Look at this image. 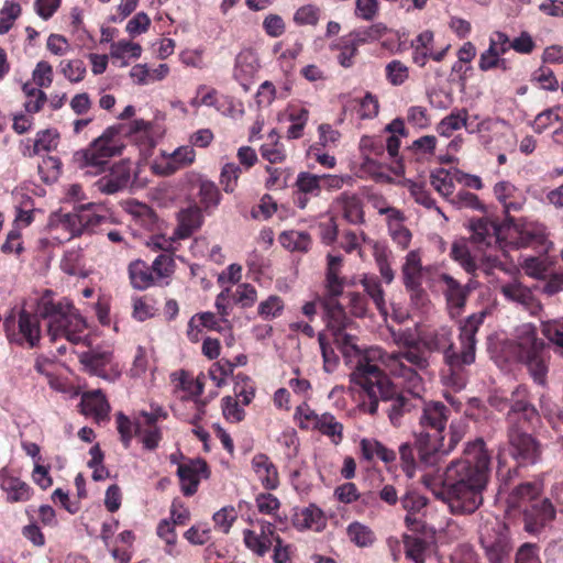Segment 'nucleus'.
Instances as JSON below:
<instances>
[{
	"label": "nucleus",
	"instance_id": "f03ea898",
	"mask_svg": "<svg viewBox=\"0 0 563 563\" xmlns=\"http://www.w3.org/2000/svg\"><path fill=\"white\" fill-rule=\"evenodd\" d=\"M40 317L48 320L47 334L52 342L66 339L77 344L87 328L86 320L71 303L55 302L48 296H43L38 303V314L21 309L18 318L13 312L5 317L3 327L9 342L36 347L41 340Z\"/></svg>",
	"mask_w": 563,
	"mask_h": 563
},
{
	"label": "nucleus",
	"instance_id": "5701e85b",
	"mask_svg": "<svg viewBox=\"0 0 563 563\" xmlns=\"http://www.w3.org/2000/svg\"><path fill=\"white\" fill-rule=\"evenodd\" d=\"M422 272L420 252L417 250L410 251L401 267L402 283L411 296L421 297L424 295L422 289Z\"/></svg>",
	"mask_w": 563,
	"mask_h": 563
},
{
	"label": "nucleus",
	"instance_id": "69168bd1",
	"mask_svg": "<svg viewBox=\"0 0 563 563\" xmlns=\"http://www.w3.org/2000/svg\"><path fill=\"white\" fill-rule=\"evenodd\" d=\"M232 299L242 308H251L257 300V290L251 284H239L235 291L232 294Z\"/></svg>",
	"mask_w": 563,
	"mask_h": 563
},
{
	"label": "nucleus",
	"instance_id": "4468645a",
	"mask_svg": "<svg viewBox=\"0 0 563 563\" xmlns=\"http://www.w3.org/2000/svg\"><path fill=\"white\" fill-rule=\"evenodd\" d=\"M439 283L441 284V290L450 316L452 318L460 317L465 309L471 291L476 288V283L470 279L467 284L462 285L446 273L439 275Z\"/></svg>",
	"mask_w": 563,
	"mask_h": 563
},
{
	"label": "nucleus",
	"instance_id": "4be33fe9",
	"mask_svg": "<svg viewBox=\"0 0 563 563\" xmlns=\"http://www.w3.org/2000/svg\"><path fill=\"white\" fill-rule=\"evenodd\" d=\"M260 68L261 64L256 52L253 48H244L235 57L233 78L247 91Z\"/></svg>",
	"mask_w": 563,
	"mask_h": 563
},
{
	"label": "nucleus",
	"instance_id": "ea45409f",
	"mask_svg": "<svg viewBox=\"0 0 563 563\" xmlns=\"http://www.w3.org/2000/svg\"><path fill=\"white\" fill-rule=\"evenodd\" d=\"M179 387L188 393L187 399H192L199 411H202L203 402L198 400V397L203 393L205 383L200 376L194 378L188 372L181 369L179 372Z\"/></svg>",
	"mask_w": 563,
	"mask_h": 563
},
{
	"label": "nucleus",
	"instance_id": "f3484780",
	"mask_svg": "<svg viewBox=\"0 0 563 563\" xmlns=\"http://www.w3.org/2000/svg\"><path fill=\"white\" fill-rule=\"evenodd\" d=\"M525 529L529 533H539L553 522L556 510L549 498L540 496L530 506L523 508Z\"/></svg>",
	"mask_w": 563,
	"mask_h": 563
},
{
	"label": "nucleus",
	"instance_id": "09e8293b",
	"mask_svg": "<svg viewBox=\"0 0 563 563\" xmlns=\"http://www.w3.org/2000/svg\"><path fill=\"white\" fill-rule=\"evenodd\" d=\"M62 162L55 156H45L37 166L40 178L45 184L57 181L62 174Z\"/></svg>",
	"mask_w": 563,
	"mask_h": 563
},
{
	"label": "nucleus",
	"instance_id": "a878e982",
	"mask_svg": "<svg viewBox=\"0 0 563 563\" xmlns=\"http://www.w3.org/2000/svg\"><path fill=\"white\" fill-rule=\"evenodd\" d=\"M79 407L82 415L92 417L98 423L109 420L110 405L100 389L84 393Z\"/></svg>",
	"mask_w": 563,
	"mask_h": 563
},
{
	"label": "nucleus",
	"instance_id": "864d4df0",
	"mask_svg": "<svg viewBox=\"0 0 563 563\" xmlns=\"http://www.w3.org/2000/svg\"><path fill=\"white\" fill-rule=\"evenodd\" d=\"M432 187L448 200L453 196L454 183L450 173L444 168H439L431 173L430 176Z\"/></svg>",
	"mask_w": 563,
	"mask_h": 563
},
{
	"label": "nucleus",
	"instance_id": "a18cd8bd",
	"mask_svg": "<svg viewBox=\"0 0 563 563\" xmlns=\"http://www.w3.org/2000/svg\"><path fill=\"white\" fill-rule=\"evenodd\" d=\"M291 124L287 129V137L298 140L303 135L305 126L309 120V110L301 108H291L288 114Z\"/></svg>",
	"mask_w": 563,
	"mask_h": 563
},
{
	"label": "nucleus",
	"instance_id": "338daca9",
	"mask_svg": "<svg viewBox=\"0 0 563 563\" xmlns=\"http://www.w3.org/2000/svg\"><path fill=\"white\" fill-rule=\"evenodd\" d=\"M541 331L550 342L563 350V318L543 321Z\"/></svg>",
	"mask_w": 563,
	"mask_h": 563
},
{
	"label": "nucleus",
	"instance_id": "a19ab883",
	"mask_svg": "<svg viewBox=\"0 0 563 563\" xmlns=\"http://www.w3.org/2000/svg\"><path fill=\"white\" fill-rule=\"evenodd\" d=\"M467 110L461 109L452 111L449 115L444 117L437 125V132L442 136H451L454 131L466 126Z\"/></svg>",
	"mask_w": 563,
	"mask_h": 563
},
{
	"label": "nucleus",
	"instance_id": "cd10ccee",
	"mask_svg": "<svg viewBox=\"0 0 563 563\" xmlns=\"http://www.w3.org/2000/svg\"><path fill=\"white\" fill-rule=\"evenodd\" d=\"M291 522L292 526L300 531H321L325 527L323 511L313 504H310L308 507L295 509Z\"/></svg>",
	"mask_w": 563,
	"mask_h": 563
},
{
	"label": "nucleus",
	"instance_id": "3c124183",
	"mask_svg": "<svg viewBox=\"0 0 563 563\" xmlns=\"http://www.w3.org/2000/svg\"><path fill=\"white\" fill-rule=\"evenodd\" d=\"M59 133L55 129H46L38 131L35 136L32 153L30 155H37L41 152H51L58 145Z\"/></svg>",
	"mask_w": 563,
	"mask_h": 563
},
{
	"label": "nucleus",
	"instance_id": "ddd939ff",
	"mask_svg": "<svg viewBox=\"0 0 563 563\" xmlns=\"http://www.w3.org/2000/svg\"><path fill=\"white\" fill-rule=\"evenodd\" d=\"M451 258L456 262L467 274L477 276V271L490 275L495 268H503V263L497 256L484 255L477 261L471 253L467 242L464 239L452 243L450 251Z\"/></svg>",
	"mask_w": 563,
	"mask_h": 563
},
{
	"label": "nucleus",
	"instance_id": "393cba45",
	"mask_svg": "<svg viewBox=\"0 0 563 563\" xmlns=\"http://www.w3.org/2000/svg\"><path fill=\"white\" fill-rule=\"evenodd\" d=\"M321 191L320 175L300 172L295 181L294 203L297 208L303 210L307 208L310 199L319 197Z\"/></svg>",
	"mask_w": 563,
	"mask_h": 563
},
{
	"label": "nucleus",
	"instance_id": "f8f14e48",
	"mask_svg": "<svg viewBox=\"0 0 563 563\" xmlns=\"http://www.w3.org/2000/svg\"><path fill=\"white\" fill-rule=\"evenodd\" d=\"M294 418L299 429L318 431L335 445L343 440V424L330 412L317 413L307 402H303L296 408Z\"/></svg>",
	"mask_w": 563,
	"mask_h": 563
},
{
	"label": "nucleus",
	"instance_id": "0e129e2a",
	"mask_svg": "<svg viewBox=\"0 0 563 563\" xmlns=\"http://www.w3.org/2000/svg\"><path fill=\"white\" fill-rule=\"evenodd\" d=\"M62 74L70 82H80L84 80L87 69L81 59L62 60L59 64Z\"/></svg>",
	"mask_w": 563,
	"mask_h": 563
},
{
	"label": "nucleus",
	"instance_id": "c03bdc74",
	"mask_svg": "<svg viewBox=\"0 0 563 563\" xmlns=\"http://www.w3.org/2000/svg\"><path fill=\"white\" fill-rule=\"evenodd\" d=\"M112 360V353L89 351L80 356V361L98 376H106V367Z\"/></svg>",
	"mask_w": 563,
	"mask_h": 563
},
{
	"label": "nucleus",
	"instance_id": "f257e3e1",
	"mask_svg": "<svg viewBox=\"0 0 563 563\" xmlns=\"http://www.w3.org/2000/svg\"><path fill=\"white\" fill-rule=\"evenodd\" d=\"M489 478L490 454L485 441L477 438L446 465L441 483L431 473L423 474L421 483L448 505L453 516H470L483 506Z\"/></svg>",
	"mask_w": 563,
	"mask_h": 563
},
{
	"label": "nucleus",
	"instance_id": "bb28decb",
	"mask_svg": "<svg viewBox=\"0 0 563 563\" xmlns=\"http://www.w3.org/2000/svg\"><path fill=\"white\" fill-rule=\"evenodd\" d=\"M130 178V166L122 162L115 164L110 173L102 176L96 185L101 192L112 195L125 189L129 186Z\"/></svg>",
	"mask_w": 563,
	"mask_h": 563
},
{
	"label": "nucleus",
	"instance_id": "37998d69",
	"mask_svg": "<svg viewBox=\"0 0 563 563\" xmlns=\"http://www.w3.org/2000/svg\"><path fill=\"white\" fill-rule=\"evenodd\" d=\"M434 35L431 31L420 33L413 44V62L423 67L433 49Z\"/></svg>",
	"mask_w": 563,
	"mask_h": 563
},
{
	"label": "nucleus",
	"instance_id": "423d86ee",
	"mask_svg": "<svg viewBox=\"0 0 563 563\" xmlns=\"http://www.w3.org/2000/svg\"><path fill=\"white\" fill-rule=\"evenodd\" d=\"M512 353L526 366L534 384L541 387L548 385L551 355L533 323H522L515 329Z\"/></svg>",
	"mask_w": 563,
	"mask_h": 563
},
{
	"label": "nucleus",
	"instance_id": "774afa93",
	"mask_svg": "<svg viewBox=\"0 0 563 563\" xmlns=\"http://www.w3.org/2000/svg\"><path fill=\"white\" fill-rule=\"evenodd\" d=\"M538 543L525 542L516 551L515 563H542Z\"/></svg>",
	"mask_w": 563,
	"mask_h": 563
},
{
	"label": "nucleus",
	"instance_id": "c9c22d12",
	"mask_svg": "<svg viewBox=\"0 0 563 563\" xmlns=\"http://www.w3.org/2000/svg\"><path fill=\"white\" fill-rule=\"evenodd\" d=\"M278 241L285 250L291 253H307L312 245L311 235L307 231L299 230L283 231Z\"/></svg>",
	"mask_w": 563,
	"mask_h": 563
},
{
	"label": "nucleus",
	"instance_id": "aec40b11",
	"mask_svg": "<svg viewBox=\"0 0 563 563\" xmlns=\"http://www.w3.org/2000/svg\"><path fill=\"white\" fill-rule=\"evenodd\" d=\"M260 531L245 529L243 541L245 547L257 556H264L273 547L276 536L275 526L268 521L258 523Z\"/></svg>",
	"mask_w": 563,
	"mask_h": 563
},
{
	"label": "nucleus",
	"instance_id": "8fccbe9b",
	"mask_svg": "<svg viewBox=\"0 0 563 563\" xmlns=\"http://www.w3.org/2000/svg\"><path fill=\"white\" fill-rule=\"evenodd\" d=\"M330 49L340 51V54L338 55V62L344 68L353 66L354 58L358 53V48L355 46V44H353V41H350L344 36L332 43L330 45Z\"/></svg>",
	"mask_w": 563,
	"mask_h": 563
},
{
	"label": "nucleus",
	"instance_id": "680f3d73",
	"mask_svg": "<svg viewBox=\"0 0 563 563\" xmlns=\"http://www.w3.org/2000/svg\"><path fill=\"white\" fill-rule=\"evenodd\" d=\"M234 368L233 362L221 358L211 365L209 376L217 387H222L227 384V378L233 374Z\"/></svg>",
	"mask_w": 563,
	"mask_h": 563
},
{
	"label": "nucleus",
	"instance_id": "de8ad7c7",
	"mask_svg": "<svg viewBox=\"0 0 563 563\" xmlns=\"http://www.w3.org/2000/svg\"><path fill=\"white\" fill-rule=\"evenodd\" d=\"M199 201L207 211L219 206L221 201V192L218 186L208 179H201L199 183Z\"/></svg>",
	"mask_w": 563,
	"mask_h": 563
},
{
	"label": "nucleus",
	"instance_id": "a211bd4d",
	"mask_svg": "<svg viewBox=\"0 0 563 563\" xmlns=\"http://www.w3.org/2000/svg\"><path fill=\"white\" fill-rule=\"evenodd\" d=\"M499 291L507 301L520 306L531 316H539L543 309L541 301L534 296L532 289L519 280L503 284Z\"/></svg>",
	"mask_w": 563,
	"mask_h": 563
},
{
	"label": "nucleus",
	"instance_id": "473e14b6",
	"mask_svg": "<svg viewBox=\"0 0 563 563\" xmlns=\"http://www.w3.org/2000/svg\"><path fill=\"white\" fill-rule=\"evenodd\" d=\"M541 496V486L537 483L526 482L517 485L508 495L507 506L509 509L523 511Z\"/></svg>",
	"mask_w": 563,
	"mask_h": 563
},
{
	"label": "nucleus",
	"instance_id": "0eeeda50",
	"mask_svg": "<svg viewBox=\"0 0 563 563\" xmlns=\"http://www.w3.org/2000/svg\"><path fill=\"white\" fill-rule=\"evenodd\" d=\"M450 416V408L442 401H423L419 417L420 431L415 433V448L422 463L435 465L434 445L441 443Z\"/></svg>",
	"mask_w": 563,
	"mask_h": 563
},
{
	"label": "nucleus",
	"instance_id": "6e6552de",
	"mask_svg": "<svg viewBox=\"0 0 563 563\" xmlns=\"http://www.w3.org/2000/svg\"><path fill=\"white\" fill-rule=\"evenodd\" d=\"M324 310V321L327 329L334 338V342L342 352L347 363L354 364V368L363 365V356L366 349L357 345V336L352 333L355 322L347 317L344 308L338 301V298H329L321 301Z\"/></svg>",
	"mask_w": 563,
	"mask_h": 563
},
{
	"label": "nucleus",
	"instance_id": "f704fd0d",
	"mask_svg": "<svg viewBox=\"0 0 563 563\" xmlns=\"http://www.w3.org/2000/svg\"><path fill=\"white\" fill-rule=\"evenodd\" d=\"M468 430V423L465 419L452 420L450 423L448 440L445 439L444 432L442 433L441 443L434 445L435 465L439 462V454H450L459 443L463 440Z\"/></svg>",
	"mask_w": 563,
	"mask_h": 563
},
{
	"label": "nucleus",
	"instance_id": "2eb2a0df",
	"mask_svg": "<svg viewBox=\"0 0 563 563\" xmlns=\"http://www.w3.org/2000/svg\"><path fill=\"white\" fill-rule=\"evenodd\" d=\"M106 220L104 216L98 214L92 203L81 206L76 212L60 216V225L68 231L73 238L82 234H91Z\"/></svg>",
	"mask_w": 563,
	"mask_h": 563
},
{
	"label": "nucleus",
	"instance_id": "7ed1b4c3",
	"mask_svg": "<svg viewBox=\"0 0 563 563\" xmlns=\"http://www.w3.org/2000/svg\"><path fill=\"white\" fill-rule=\"evenodd\" d=\"M350 379L364 393L362 410L375 416L382 405V411L388 416L390 423L395 427L400 424L405 415L417 407L416 401L421 399L422 395H412L408 389V395L399 391L389 376L379 367L357 366L350 374Z\"/></svg>",
	"mask_w": 563,
	"mask_h": 563
},
{
	"label": "nucleus",
	"instance_id": "2f4dec72",
	"mask_svg": "<svg viewBox=\"0 0 563 563\" xmlns=\"http://www.w3.org/2000/svg\"><path fill=\"white\" fill-rule=\"evenodd\" d=\"M343 218L352 224H361L364 222L363 201L358 195L344 191L334 200Z\"/></svg>",
	"mask_w": 563,
	"mask_h": 563
},
{
	"label": "nucleus",
	"instance_id": "58836bf2",
	"mask_svg": "<svg viewBox=\"0 0 563 563\" xmlns=\"http://www.w3.org/2000/svg\"><path fill=\"white\" fill-rule=\"evenodd\" d=\"M361 284L366 295L373 300L379 313L386 316L387 307L385 301V292L383 290L379 279L376 276L365 275L362 278Z\"/></svg>",
	"mask_w": 563,
	"mask_h": 563
},
{
	"label": "nucleus",
	"instance_id": "6ab92c4d",
	"mask_svg": "<svg viewBox=\"0 0 563 563\" xmlns=\"http://www.w3.org/2000/svg\"><path fill=\"white\" fill-rule=\"evenodd\" d=\"M177 475L181 493L189 497L197 493L200 478H208L210 476V470L203 459H194L187 463L179 464Z\"/></svg>",
	"mask_w": 563,
	"mask_h": 563
},
{
	"label": "nucleus",
	"instance_id": "6e6d98bb",
	"mask_svg": "<svg viewBox=\"0 0 563 563\" xmlns=\"http://www.w3.org/2000/svg\"><path fill=\"white\" fill-rule=\"evenodd\" d=\"M156 534L165 542L164 551L168 555H174L177 544V532L175 526L169 519H162L156 527Z\"/></svg>",
	"mask_w": 563,
	"mask_h": 563
},
{
	"label": "nucleus",
	"instance_id": "c756f323",
	"mask_svg": "<svg viewBox=\"0 0 563 563\" xmlns=\"http://www.w3.org/2000/svg\"><path fill=\"white\" fill-rule=\"evenodd\" d=\"M343 257L328 254L324 287L330 298H338L343 294L344 277H341Z\"/></svg>",
	"mask_w": 563,
	"mask_h": 563
},
{
	"label": "nucleus",
	"instance_id": "79ce46f5",
	"mask_svg": "<svg viewBox=\"0 0 563 563\" xmlns=\"http://www.w3.org/2000/svg\"><path fill=\"white\" fill-rule=\"evenodd\" d=\"M346 533L350 541L360 548L371 547L376 540L373 530L358 521L351 522L346 528Z\"/></svg>",
	"mask_w": 563,
	"mask_h": 563
},
{
	"label": "nucleus",
	"instance_id": "b1692460",
	"mask_svg": "<svg viewBox=\"0 0 563 563\" xmlns=\"http://www.w3.org/2000/svg\"><path fill=\"white\" fill-rule=\"evenodd\" d=\"M471 240L477 247H489L500 243V225L488 218L471 219Z\"/></svg>",
	"mask_w": 563,
	"mask_h": 563
},
{
	"label": "nucleus",
	"instance_id": "9d476101",
	"mask_svg": "<svg viewBox=\"0 0 563 563\" xmlns=\"http://www.w3.org/2000/svg\"><path fill=\"white\" fill-rule=\"evenodd\" d=\"M119 132V128L109 126L87 150L76 153L78 159L82 162L81 166L93 169L89 173L97 174L103 170L109 159L122 152L123 144L120 141Z\"/></svg>",
	"mask_w": 563,
	"mask_h": 563
},
{
	"label": "nucleus",
	"instance_id": "603ef678",
	"mask_svg": "<svg viewBox=\"0 0 563 563\" xmlns=\"http://www.w3.org/2000/svg\"><path fill=\"white\" fill-rule=\"evenodd\" d=\"M242 174V167L233 162L222 166L219 183L227 194H232L238 187L239 178Z\"/></svg>",
	"mask_w": 563,
	"mask_h": 563
},
{
	"label": "nucleus",
	"instance_id": "bf43d9fd",
	"mask_svg": "<svg viewBox=\"0 0 563 563\" xmlns=\"http://www.w3.org/2000/svg\"><path fill=\"white\" fill-rule=\"evenodd\" d=\"M284 308V300L277 295H271L258 305L257 312L262 319L272 320L279 317Z\"/></svg>",
	"mask_w": 563,
	"mask_h": 563
},
{
	"label": "nucleus",
	"instance_id": "e2e57ef3",
	"mask_svg": "<svg viewBox=\"0 0 563 563\" xmlns=\"http://www.w3.org/2000/svg\"><path fill=\"white\" fill-rule=\"evenodd\" d=\"M387 81L393 86H401L409 78V68L400 60L393 59L385 67Z\"/></svg>",
	"mask_w": 563,
	"mask_h": 563
},
{
	"label": "nucleus",
	"instance_id": "e433bc0d",
	"mask_svg": "<svg viewBox=\"0 0 563 563\" xmlns=\"http://www.w3.org/2000/svg\"><path fill=\"white\" fill-rule=\"evenodd\" d=\"M128 272L131 285L135 289L145 290L157 283L151 266L142 260L131 262Z\"/></svg>",
	"mask_w": 563,
	"mask_h": 563
},
{
	"label": "nucleus",
	"instance_id": "c85d7f7f",
	"mask_svg": "<svg viewBox=\"0 0 563 563\" xmlns=\"http://www.w3.org/2000/svg\"><path fill=\"white\" fill-rule=\"evenodd\" d=\"M203 223L202 210L194 205L183 209L178 214V225L174 231L177 239L184 240L190 238Z\"/></svg>",
	"mask_w": 563,
	"mask_h": 563
},
{
	"label": "nucleus",
	"instance_id": "5fc2aeb1",
	"mask_svg": "<svg viewBox=\"0 0 563 563\" xmlns=\"http://www.w3.org/2000/svg\"><path fill=\"white\" fill-rule=\"evenodd\" d=\"M437 137L434 135H423L415 140L409 147L417 161L429 159L434 155L437 147Z\"/></svg>",
	"mask_w": 563,
	"mask_h": 563
},
{
	"label": "nucleus",
	"instance_id": "39448f33",
	"mask_svg": "<svg viewBox=\"0 0 563 563\" xmlns=\"http://www.w3.org/2000/svg\"><path fill=\"white\" fill-rule=\"evenodd\" d=\"M378 362L384 364L393 376L402 379L405 388L412 395L419 396L424 391L419 372L427 369L429 361L421 345L394 353H387L379 346L367 347L362 366L379 367Z\"/></svg>",
	"mask_w": 563,
	"mask_h": 563
},
{
	"label": "nucleus",
	"instance_id": "1a4fd4ad",
	"mask_svg": "<svg viewBox=\"0 0 563 563\" xmlns=\"http://www.w3.org/2000/svg\"><path fill=\"white\" fill-rule=\"evenodd\" d=\"M510 406L506 413V431L532 432L541 422L539 411L531 401V393L527 385L519 384L510 393Z\"/></svg>",
	"mask_w": 563,
	"mask_h": 563
},
{
	"label": "nucleus",
	"instance_id": "9b49d317",
	"mask_svg": "<svg viewBox=\"0 0 563 563\" xmlns=\"http://www.w3.org/2000/svg\"><path fill=\"white\" fill-rule=\"evenodd\" d=\"M479 544L488 563H508L514 549L508 525L498 519L486 522L481 530Z\"/></svg>",
	"mask_w": 563,
	"mask_h": 563
},
{
	"label": "nucleus",
	"instance_id": "052dcab7",
	"mask_svg": "<svg viewBox=\"0 0 563 563\" xmlns=\"http://www.w3.org/2000/svg\"><path fill=\"white\" fill-rule=\"evenodd\" d=\"M426 541L421 538L405 536L404 547L406 559L415 563H424Z\"/></svg>",
	"mask_w": 563,
	"mask_h": 563
},
{
	"label": "nucleus",
	"instance_id": "4d7b16f0",
	"mask_svg": "<svg viewBox=\"0 0 563 563\" xmlns=\"http://www.w3.org/2000/svg\"><path fill=\"white\" fill-rule=\"evenodd\" d=\"M450 203L457 209L468 208L486 212L484 203L479 200L478 196L467 190H460L449 199Z\"/></svg>",
	"mask_w": 563,
	"mask_h": 563
},
{
	"label": "nucleus",
	"instance_id": "7c9ffc66",
	"mask_svg": "<svg viewBox=\"0 0 563 563\" xmlns=\"http://www.w3.org/2000/svg\"><path fill=\"white\" fill-rule=\"evenodd\" d=\"M252 468L265 489L273 490L278 487L279 476L277 467L266 454H255L252 459Z\"/></svg>",
	"mask_w": 563,
	"mask_h": 563
},
{
	"label": "nucleus",
	"instance_id": "13d9d810",
	"mask_svg": "<svg viewBox=\"0 0 563 563\" xmlns=\"http://www.w3.org/2000/svg\"><path fill=\"white\" fill-rule=\"evenodd\" d=\"M151 268L157 280L169 278L175 272V261L172 254L162 253L153 261Z\"/></svg>",
	"mask_w": 563,
	"mask_h": 563
},
{
	"label": "nucleus",
	"instance_id": "412c9836",
	"mask_svg": "<svg viewBox=\"0 0 563 563\" xmlns=\"http://www.w3.org/2000/svg\"><path fill=\"white\" fill-rule=\"evenodd\" d=\"M494 195L497 200L503 205L506 221L515 225V218L512 212L522 210L526 203L525 195L516 188L511 183L503 180L494 186Z\"/></svg>",
	"mask_w": 563,
	"mask_h": 563
},
{
	"label": "nucleus",
	"instance_id": "20e7f679",
	"mask_svg": "<svg viewBox=\"0 0 563 563\" xmlns=\"http://www.w3.org/2000/svg\"><path fill=\"white\" fill-rule=\"evenodd\" d=\"M487 316L488 311L484 309L460 321V351L451 343L443 352L445 367L441 372V379L446 387L455 391L462 390L467 384L470 376L467 367L476 358V334Z\"/></svg>",
	"mask_w": 563,
	"mask_h": 563
},
{
	"label": "nucleus",
	"instance_id": "4c0bfd02",
	"mask_svg": "<svg viewBox=\"0 0 563 563\" xmlns=\"http://www.w3.org/2000/svg\"><path fill=\"white\" fill-rule=\"evenodd\" d=\"M373 256L382 278L386 284H390L395 278V273L390 265L391 251L383 243L373 242Z\"/></svg>",
	"mask_w": 563,
	"mask_h": 563
},
{
	"label": "nucleus",
	"instance_id": "dca6fc26",
	"mask_svg": "<svg viewBox=\"0 0 563 563\" xmlns=\"http://www.w3.org/2000/svg\"><path fill=\"white\" fill-rule=\"evenodd\" d=\"M509 454L519 465L536 464L541 457V444L532 432L507 433Z\"/></svg>",
	"mask_w": 563,
	"mask_h": 563
},
{
	"label": "nucleus",
	"instance_id": "49530a36",
	"mask_svg": "<svg viewBox=\"0 0 563 563\" xmlns=\"http://www.w3.org/2000/svg\"><path fill=\"white\" fill-rule=\"evenodd\" d=\"M60 268L70 276H84V254L80 249H71L65 252Z\"/></svg>",
	"mask_w": 563,
	"mask_h": 563
},
{
	"label": "nucleus",
	"instance_id": "72a5a7b5",
	"mask_svg": "<svg viewBox=\"0 0 563 563\" xmlns=\"http://www.w3.org/2000/svg\"><path fill=\"white\" fill-rule=\"evenodd\" d=\"M0 487L7 494L9 503L27 501L32 495L30 485L19 477L8 475L5 468L0 471Z\"/></svg>",
	"mask_w": 563,
	"mask_h": 563
}]
</instances>
